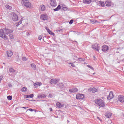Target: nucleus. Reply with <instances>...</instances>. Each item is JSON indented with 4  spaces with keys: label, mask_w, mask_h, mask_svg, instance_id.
Segmentation results:
<instances>
[{
    "label": "nucleus",
    "mask_w": 124,
    "mask_h": 124,
    "mask_svg": "<svg viewBox=\"0 0 124 124\" xmlns=\"http://www.w3.org/2000/svg\"><path fill=\"white\" fill-rule=\"evenodd\" d=\"M22 1L23 5L26 7H28L29 8H31V7H32V5L31 4L29 0H22Z\"/></svg>",
    "instance_id": "obj_3"
},
{
    "label": "nucleus",
    "mask_w": 124,
    "mask_h": 124,
    "mask_svg": "<svg viewBox=\"0 0 124 124\" xmlns=\"http://www.w3.org/2000/svg\"><path fill=\"white\" fill-rule=\"evenodd\" d=\"M50 5L53 7H56V6H57V2H56V0H50Z\"/></svg>",
    "instance_id": "obj_13"
},
{
    "label": "nucleus",
    "mask_w": 124,
    "mask_h": 124,
    "mask_svg": "<svg viewBox=\"0 0 124 124\" xmlns=\"http://www.w3.org/2000/svg\"><path fill=\"white\" fill-rule=\"evenodd\" d=\"M41 11H44L46 9V7L44 5H41Z\"/></svg>",
    "instance_id": "obj_25"
},
{
    "label": "nucleus",
    "mask_w": 124,
    "mask_h": 124,
    "mask_svg": "<svg viewBox=\"0 0 124 124\" xmlns=\"http://www.w3.org/2000/svg\"><path fill=\"white\" fill-rule=\"evenodd\" d=\"M95 104L98 105V106H100V107H104V106H105V104L104 103V102L101 99L95 100Z\"/></svg>",
    "instance_id": "obj_2"
},
{
    "label": "nucleus",
    "mask_w": 124,
    "mask_h": 124,
    "mask_svg": "<svg viewBox=\"0 0 124 124\" xmlns=\"http://www.w3.org/2000/svg\"><path fill=\"white\" fill-rule=\"evenodd\" d=\"M27 89L26 87H23L21 90V91L23 92H27Z\"/></svg>",
    "instance_id": "obj_30"
},
{
    "label": "nucleus",
    "mask_w": 124,
    "mask_h": 124,
    "mask_svg": "<svg viewBox=\"0 0 124 124\" xmlns=\"http://www.w3.org/2000/svg\"><path fill=\"white\" fill-rule=\"evenodd\" d=\"M4 29L0 30V37L3 39H7V36L5 35Z\"/></svg>",
    "instance_id": "obj_5"
},
{
    "label": "nucleus",
    "mask_w": 124,
    "mask_h": 124,
    "mask_svg": "<svg viewBox=\"0 0 124 124\" xmlns=\"http://www.w3.org/2000/svg\"><path fill=\"white\" fill-rule=\"evenodd\" d=\"M41 85H42V83L41 82L37 81L34 84V86L35 88H38V87H40Z\"/></svg>",
    "instance_id": "obj_19"
},
{
    "label": "nucleus",
    "mask_w": 124,
    "mask_h": 124,
    "mask_svg": "<svg viewBox=\"0 0 124 124\" xmlns=\"http://www.w3.org/2000/svg\"><path fill=\"white\" fill-rule=\"evenodd\" d=\"M49 110H50V111H53V108H49Z\"/></svg>",
    "instance_id": "obj_44"
},
{
    "label": "nucleus",
    "mask_w": 124,
    "mask_h": 124,
    "mask_svg": "<svg viewBox=\"0 0 124 124\" xmlns=\"http://www.w3.org/2000/svg\"><path fill=\"white\" fill-rule=\"evenodd\" d=\"M118 99L121 103L124 102V96L123 95H120L118 97Z\"/></svg>",
    "instance_id": "obj_12"
},
{
    "label": "nucleus",
    "mask_w": 124,
    "mask_h": 124,
    "mask_svg": "<svg viewBox=\"0 0 124 124\" xmlns=\"http://www.w3.org/2000/svg\"><path fill=\"white\" fill-rule=\"evenodd\" d=\"M99 4L100 6H102V7H104V6H105V3L103 1H100L99 2Z\"/></svg>",
    "instance_id": "obj_24"
},
{
    "label": "nucleus",
    "mask_w": 124,
    "mask_h": 124,
    "mask_svg": "<svg viewBox=\"0 0 124 124\" xmlns=\"http://www.w3.org/2000/svg\"><path fill=\"white\" fill-rule=\"evenodd\" d=\"M106 5L107 6H111V2L110 1H106Z\"/></svg>",
    "instance_id": "obj_26"
},
{
    "label": "nucleus",
    "mask_w": 124,
    "mask_h": 124,
    "mask_svg": "<svg viewBox=\"0 0 124 124\" xmlns=\"http://www.w3.org/2000/svg\"><path fill=\"white\" fill-rule=\"evenodd\" d=\"M46 30L48 33H49V34H50L51 35H53V36H55V33H54V32H52V31H51V30H50V29H49L48 28L46 27Z\"/></svg>",
    "instance_id": "obj_18"
},
{
    "label": "nucleus",
    "mask_w": 124,
    "mask_h": 124,
    "mask_svg": "<svg viewBox=\"0 0 124 124\" xmlns=\"http://www.w3.org/2000/svg\"><path fill=\"white\" fill-rule=\"evenodd\" d=\"M4 31H5V35L9 34V33H11L12 32H13V30H11L9 29H4Z\"/></svg>",
    "instance_id": "obj_16"
},
{
    "label": "nucleus",
    "mask_w": 124,
    "mask_h": 124,
    "mask_svg": "<svg viewBox=\"0 0 124 124\" xmlns=\"http://www.w3.org/2000/svg\"><path fill=\"white\" fill-rule=\"evenodd\" d=\"M9 71H10V72L11 73H14L16 72L15 70H14V69L13 68H10L9 69Z\"/></svg>",
    "instance_id": "obj_28"
},
{
    "label": "nucleus",
    "mask_w": 124,
    "mask_h": 124,
    "mask_svg": "<svg viewBox=\"0 0 124 124\" xmlns=\"http://www.w3.org/2000/svg\"><path fill=\"white\" fill-rule=\"evenodd\" d=\"M7 99L8 100H12V96L9 95L7 96Z\"/></svg>",
    "instance_id": "obj_33"
},
{
    "label": "nucleus",
    "mask_w": 124,
    "mask_h": 124,
    "mask_svg": "<svg viewBox=\"0 0 124 124\" xmlns=\"http://www.w3.org/2000/svg\"><path fill=\"white\" fill-rule=\"evenodd\" d=\"M91 23L92 24H94L95 22L93 20H91Z\"/></svg>",
    "instance_id": "obj_40"
},
{
    "label": "nucleus",
    "mask_w": 124,
    "mask_h": 124,
    "mask_svg": "<svg viewBox=\"0 0 124 124\" xmlns=\"http://www.w3.org/2000/svg\"><path fill=\"white\" fill-rule=\"evenodd\" d=\"M73 22H74V20H73V19H71L69 22L70 25H72V24H73Z\"/></svg>",
    "instance_id": "obj_36"
},
{
    "label": "nucleus",
    "mask_w": 124,
    "mask_h": 124,
    "mask_svg": "<svg viewBox=\"0 0 124 124\" xmlns=\"http://www.w3.org/2000/svg\"><path fill=\"white\" fill-rule=\"evenodd\" d=\"M21 24H22L23 26H27V25H28V19L25 17L22 18L20 21L16 23V26L18 27V26L21 25Z\"/></svg>",
    "instance_id": "obj_1"
},
{
    "label": "nucleus",
    "mask_w": 124,
    "mask_h": 124,
    "mask_svg": "<svg viewBox=\"0 0 124 124\" xmlns=\"http://www.w3.org/2000/svg\"><path fill=\"white\" fill-rule=\"evenodd\" d=\"M42 37H43L42 35H39L38 36V40H41V39H42Z\"/></svg>",
    "instance_id": "obj_37"
},
{
    "label": "nucleus",
    "mask_w": 124,
    "mask_h": 124,
    "mask_svg": "<svg viewBox=\"0 0 124 124\" xmlns=\"http://www.w3.org/2000/svg\"><path fill=\"white\" fill-rule=\"evenodd\" d=\"M42 96H43V97H46V96H45L44 94H43Z\"/></svg>",
    "instance_id": "obj_46"
},
{
    "label": "nucleus",
    "mask_w": 124,
    "mask_h": 124,
    "mask_svg": "<svg viewBox=\"0 0 124 124\" xmlns=\"http://www.w3.org/2000/svg\"><path fill=\"white\" fill-rule=\"evenodd\" d=\"M31 67H32L33 69H35V68H36V65L34 63H32L31 64Z\"/></svg>",
    "instance_id": "obj_29"
},
{
    "label": "nucleus",
    "mask_w": 124,
    "mask_h": 124,
    "mask_svg": "<svg viewBox=\"0 0 124 124\" xmlns=\"http://www.w3.org/2000/svg\"><path fill=\"white\" fill-rule=\"evenodd\" d=\"M78 91V90L77 88H74L69 90V92L70 93H77Z\"/></svg>",
    "instance_id": "obj_17"
},
{
    "label": "nucleus",
    "mask_w": 124,
    "mask_h": 124,
    "mask_svg": "<svg viewBox=\"0 0 124 124\" xmlns=\"http://www.w3.org/2000/svg\"><path fill=\"white\" fill-rule=\"evenodd\" d=\"M5 7L6 8H7V9H9V10L12 9V7H11V6H10L9 5H6L5 6Z\"/></svg>",
    "instance_id": "obj_31"
},
{
    "label": "nucleus",
    "mask_w": 124,
    "mask_h": 124,
    "mask_svg": "<svg viewBox=\"0 0 124 124\" xmlns=\"http://www.w3.org/2000/svg\"><path fill=\"white\" fill-rule=\"evenodd\" d=\"M92 0H83L84 3H85V4H90L91 2H92Z\"/></svg>",
    "instance_id": "obj_23"
},
{
    "label": "nucleus",
    "mask_w": 124,
    "mask_h": 124,
    "mask_svg": "<svg viewBox=\"0 0 124 124\" xmlns=\"http://www.w3.org/2000/svg\"><path fill=\"white\" fill-rule=\"evenodd\" d=\"M33 97V94H31L30 95H24L25 98H32Z\"/></svg>",
    "instance_id": "obj_21"
},
{
    "label": "nucleus",
    "mask_w": 124,
    "mask_h": 124,
    "mask_svg": "<svg viewBox=\"0 0 124 124\" xmlns=\"http://www.w3.org/2000/svg\"><path fill=\"white\" fill-rule=\"evenodd\" d=\"M56 106L57 107V108H62L63 106H64V105L61 102H57L56 104Z\"/></svg>",
    "instance_id": "obj_15"
},
{
    "label": "nucleus",
    "mask_w": 124,
    "mask_h": 124,
    "mask_svg": "<svg viewBox=\"0 0 124 124\" xmlns=\"http://www.w3.org/2000/svg\"><path fill=\"white\" fill-rule=\"evenodd\" d=\"M59 85V87H60L61 89H62V88H63V84L60 83Z\"/></svg>",
    "instance_id": "obj_32"
},
{
    "label": "nucleus",
    "mask_w": 124,
    "mask_h": 124,
    "mask_svg": "<svg viewBox=\"0 0 124 124\" xmlns=\"http://www.w3.org/2000/svg\"><path fill=\"white\" fill-rule=\"evenodd\" d=\"M22 61H27V58H26V57H22Z\"/></svg>",
    "instance_id": "obj_38"
},
{
    "label": "nucleus",
    "mask_w": 124,
    "mask_h": 124,
    "mask_svg": "<svg viewBox=\"0 0 124 124\" xmlns=\"http://www.w3.org/2000/svg\"><path fill=\"white\" fill-rule=\"evenodd\" d=\"M111 116H112V113H111V112H107L105 115V116L106 117V118H108V119L109 118H111Z\"/></svg>",
    "instance_id": "obj_22"
},
{
    "label": "nucleus",
    "mask_w": 124,
    "mask_h": 124,
    "mask_svg": "<svg viewBox=\"0 0 124 124\" xmlns=\"http://www.w3.org/2000/svg\"><path fill=\"white\" fill-rule=\"evenodd\" d=\"M9 37L11 39H13V38H14V36H13V35L12 34L9 35Z\"/></svg>",
    "instance_id": "obj_34"
},
{
    "label": "nucleus",
    "mask_w": 124,
    "mask_h": 124,
    "mask_svg": "<svg viewBox=\"0 0 124 124\" xmlns=\"http://www.w3.org/2000/svg\"><path fill=\"white\" fill-rule=\"evenodd\" d=\"M88 67H89V68H91L92 69H93V67H92V66L91 65H87Z\"/></svg>",
    "instance_id": "obj_41"
},
{
    "label": "nucleus",
    "mask_w": 124,
    "mask_h": 124,
    "mask_svg": "<svg viewBox=\"0 0 124 124\" xmlns=\"http://www.w3.org/2000/svg\"><path fill=\"white\" fill-rule=\"evenodd\" d=\"M6 56L8 58H11L13 56V52L11 50H8L6 52Z\"/></svg>",
    "instance_id": "obj_8"
},
{
    "label": "nucleus",
    "mask_w": 124,
    "mask_h": 124,
    "mask_svg": "<svg viewBox=\"0 0 124 124\" xmlns=\"http://www.w3.org/2000/svg\"><path fill=\"white\" fill-rule=\"evenodd\" d=\"M61 8H62V7L60 5H59L56 8L54 9V11H59Z\"/></svg>",
    "instance_id": "obj_27"
},
{
    "label": "nucleus",
    "mask_w": 124,
    "mask_h": 124,
    "mask_svg": "<svg viewBox=\"0 0 124 124\" xmlns=\"http://www.w3.org/2000/svg\"><path fill=\"white\" fill-rule=\"evenodd\" d=\"M3 80V76H0V83L1 82V80Z\"/></svg>",
    "instance_id": "obj_35"
},
{
    "label": "nucleus",
    "mask_w": 124,
    "mask_h": 124,
    "mask_svg": "<svg viewBox=\"0 0 124 124\" xmlns=\"http://www.w3.org/2000/svg\"><path fill=\"white\" fill-rule=\"evenodd\" d=\"M59 82V79H52L50 81V84L52 85H56Z\"/></svg>",
    "instance_id": "obj_11"
},
{
    "label": "nucleus",
    "mask_w": 124,
    "mask_h": 124,
    "mask_svg": "<svg viewBox=\"0 0 124 124\" xmlns=\"http://www.w3.org/2000/svg\"><path fill=\"white\" fill-rule=\"evenodd\" d=\"M97 119H98V120H99L100 121H101V120H100V119L98 117H97Z\"/></svg>",
    "instance_id": "obj_47"
},
{
    "label": "nucleus",
    "mask_w": 124,
    "mask_h": 124,
    "mask_svg": "<svg viewBox=\"0 0 124 124\" xmlns=\"http://www.w3.org/2000/svg\"><path fill=\"white\" fill-rule=\"evenodd\" d=\"M109 50V47L107 45H104L102 46V51L103 52H107Z\"/></svg>",
    "instance_id": "obj_10"
},
{
    "label": "nucleus",
    "mask_w": 124,
    "mask_h": 124,
    "mask_svg": "<svg viewBox=\"0 0 124 124\" xmlns=\"http://www.w3.org/2000/svg\"><path fill=\"white\" fill-rule=\"evenodd\" d=\"M114 93H113V92L111 91L109 92V94L108 96L107 97V99L108 100H110L111 99H112V98H114Z\"/></svg>",
    "instance_id": "obj_9"
},
{
    "label": "nucleus",
    "mask_w": 124,
    "mask_h": 124,
    "mask_svg": "<svg viewBox=\"0 0 124 124\" xmlns=\"http://www.w3.org/2000/svg\"><path fill=\"white\" fill-rule=\"evenodd\" d=\"M41 20H47V19H48V16H47V15H42L41 16Z\"/></svg>",
    "instance_id": "obj_20"
},
{
    "label": "nucleus",
    "mask_w": 124,
    "mask_h": 124,
    "mask_svg": "<svg viewBox=\"0 0 124 124\" xmlns=\"http://www.w3.org/2000/svg\"><path fill=\"white\" fill-rule=\"evenodd\" d=\"M88 92H89V93H94L97 92V89L94 87H91L88 90Z\"/></svg>",
    "instance_id": "obj_7"
},
{
    "label": "nucleus",
    "mask_w": 124,
    "mask_h": 124,
    "mask_svg": "<svg viewBox=\"0 0 124 124\" xmlns=\"http://www.w3.org/2000/svg\"><path fill=\"white\" fill-rule=\"evenodd\" d=\"M69 64H71V66L72 67H75V65H74V64L72 63H69Z\"/></svg>",
    "instance_id": "obj_39"
},
{
    "label": "nucleus",
    "mask_w": 124,
    "mask_h": 124,
    "mask_svg": "<svg viewBox=\"0 0 124 124\" xmlns=\"http://www.w3.org/2000/svg\"><path fill=\"white\" fill-rule=\"evenodd\" d=\"M29 110V111H31V112H32V111H33V109H32V108H30L29 109H27V111Z\"/></svg>",
    "instance_id": "obj_42"
},
{
    "label": "nucleus",
    "mask_w": 124,
    "mask_h": 124,
    "mask_svg": "<svg viewBox=\"0 0 124 124\" xmlns=\"http://www.w3.org/2000/svg\"><path fill=\"white\" fill-rule=\"evenodd\" d=\"M49 97H53V96L52 95V94H49Z\"/></svg>",
    "instance_id": "obj_43"
},
{
    "label": "nucleus",
    "mask_w": 124,
    "mask_h": 124,
    "mask_svg": "<svg viewBox=\"0 0 124 124\" xmlns=\"http://www.w3.org/2000/svg\"><path fill=\"white\" fill-rule=\"evenodd\" d=\"M85 94L82 93H78L76 95V98L78 100H84L85 99Z\"/></svg>",
    "instance_id": "obj_4"
},
{
    "label": "nucleus",
    "mask_w": 124,
    "mask_h": 124,
    "mask_svg": "<svg viewBox=\"0 0 124 124\" xmlns=\"http://www.w3.org/2000/svg\"><path fill=\"white\" fill-rule=\"evenodd\" d=\"M12 20L15 21H18V16H17V15H16L15 13L13 14L12 16Z\"/></svg>",
    "instance_id": "obj_14"
},
{
    "label": "nucleus",
    "mask_w": 124,
    "mask_h": 124,
    "mask_svg": "<svg viewBox=\"0 0 124 124\" xmlns=\"http://www.w3.org/2000/svg\"><path fill=\"white\" fill-rule=\"evenodd\" d=\"M22 108H23V109H27V108H29L24 107H23Z\"/></svg>",
    "instance_id": "obj_45"
},
{
    "label": "nucleus",
    "mask_w": 124,
    "mask_h": 124,
    "mask_svg": "<svg viewBox=\"0 0 124 124\" xmlns=\"http://www.w3.org/2000/svg\"><path fill=\"white\" fill-rule=\"evenodd\" d=\"M93 48L94 50H96V51H98V52H99V50H100V45L98 44H95L93 46Z\"/></svg>",
    "instance_id": "obj_6"
}]
</instances>
